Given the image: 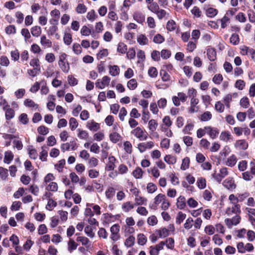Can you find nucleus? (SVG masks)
<instances>
[{
  "label": "nucleus",
  "instance_id": "obj_53",
  "mask_svg": "<svg viewBox=\"0 0 255 255\" xmlns=\"http://www.w3.org/2000/svg\"><path fill=\"white\" fill-rule=\"evenodd\" d=\"M210 145V142L205 138H202L200 141V146L204 149H209Z\"/></svg>",
  "mask_w": 255,
  "mask_h": 255
},
{
  "label": "nucleus",
  "instance_id": "obj_15",
  "mask_svg": "<svg viewBox=\"0 0 255 255\" xmlns=\"http://www.w3.org/2000/svg\"><path fill=\"white\" fill-rule=\"evenodd\" d=\"M77 242L81 243L83 246H85L87 249L90 247V240L85 236H78L76 239Z\"/></svg>",
  "mask_w": 255,
  "mask_h": 255
},
{
  "label": "nucleus",
  "instance_id": "obj_59",
  "mask_svg": "<svg viewBox=\"0 0 255 255\" xmlns=\"http://www.w3.org/2000/svg\"><path fill=\"white\" fill-rule=\"evenodd\" d=\"M191 12L192 14L194 15V17H200L202 13L200 8L196 6H195L193 7L191 10Z\"/></svg>",
  "mask_w": 255,
  "mask_h": 255
},
{
  "label": "nucleus",
  "instance_id": "obj_31",
  "mask_svg": "<svg viewBox=\"0 0 255 255\" xmlns=\"http://www.w3.org/2000/svg\"><path fill=\"white\" fill-rule=\"evenodd\" d=\"M72 51L76 55L80 54L82 51L81 45L78 43H74L72 45Z\"/></svg>",
  "mask_w": 255,
  "mask_h": 255
},
{
  "label": "nucleus",
  "instance_id": "obj_55",
  "mask_svg": "<svg viewBox=\"0 0 255 255\" xmlns=\"http://www.w3.org/2000/svg\"><path fill=\"white\" fill-rule=\"evenodd\" d=\"M67 80L69 84L71 86H74L78 84V80L75 77H74V76L72 75H70L68 76Z\"/></svg>",
  "mask_w": 255,
  "mask_h": 255
},
{
  "label": "nucleus",
  "instance_id": "obj_43",
  "mask_svg": "<svg viewBox=\"0 0 255 255\" xmlns=\"http://www.w3.org/2000/svg\"><path fill=\"white\" fill-rule=\"evenodd\" d=\"M117 51L121 54H125L127 51V46L123 42H120L118 45Z\"/></svg>",
  "mask_w": 255,
  "mask_h": 255
},
{
  "label": "nucleus",
  "instance_id": "obj_51",
  "mask_svg": "<svg viewBox=\"0 0 255 255\" xmlns=\"http://www.w3.org/2000/svg\"><path fill=\"white\" fill-rule=\"evenodd\" d=\"M190 163L189 158L186 157L182 160V164L181 165V169L183 170H185L189 168Z\"/></svg>",
  "mask_w": 255,
  "mask_h": 255
},
{
  "label": "nucleus",
  "instance_id": "obj_35",
  "mask_svg": "<svg viewBox=\"0 0 255 255\" xmlns=\"http://www.w3.org/2000/svg\"><path fill=\"white\" fill-rule=\"evenodd\" d=\"M121 138V135L117 132H112L110 134V140L114 143L119 141Z\"/></svg>",
  "mask_w": 255,
  "mask_h": 255
},
{
  "label": "nucleus",
  "instance_id": "obj_11",
  "mask_svg": "<svg viewBox=\"0 0 255 255\" xmlns=\"http://www.w3.org/2000/svg\"><path fill=\"white\" fill-rule=\"evenodd\" d=\"M86 127L89 130L93 131H96L100 128L99 124L93 120L88 122Z\"/></svg>",
  "mask_w": 255,
  "mask_h": 255
},
{
  "label": "nucleus",
  "instance_id": "obj_22",
  "mask_svg": "<svg viewBox=\"0 0 255 255\" xmlns=\"http://www.w3.org/2000/svg\"><path fill=\"white\" fill-rule=\"evenodd\" d=\"M135 205H146L147 199L143 197L135 194Z\"/></svg>",
  "mask_w": 255,
  "mask_h": 255
},
{
  "label": "nucleus",
  "instance_id": "obj_21",
  "mask_svg": "<svg viewBox=\"0 0 255 255\" xmlns=\"http://www.w3.org/2000/svg\"><path fill=\"white\" fill-rule=\"evenodd\" d=\"M137 41L139 45H145L148 43V39L144 34H140L137 37Z\"/></svg>",
  "mask_w": 255,
  "mask_h": 255
},
{
  "label": "nucleus",
  "instance_id": "obj_25",
  "mask_svg": "<svg viewBox=\"0 0 255 255\" xmlns=\"http://www.w3.org/2000/svg\"><path fill=\"white\" fill-rule=\"evenodd\" d=\"M40 43L45 47L50 48L52 46V42L47 39L45 35H42L41 37Z\"/></svg>",
  "mask_w": 255,
  "mask_h": 255
},
{
  "label": "nucleus",
  "instance_id": "obj_3",
  "mask_svg": "<svg viewBox=\"0 0 255 255\" xmlns=\"http://www.w3.org/2000/svg\"><path fill=\"white\" fill-rule=\"evenodd\" d=\"M111 81V78L108 76H104L101 79H99L96 82V88L99 89H103L108 86Z\"/></svg>",
  "mask_w": 255,
  "mask_h": 255
},
{
  "label": "nucleus",
  "instance_id": "obj_61",
  "mask_svg": "<svg viewBox=\"0 0 255 255\" xmlns=\"http://www.w3.org/2000/svg\"><path fill=\"white\" fill-rule=\"evenodd\" d=\"M185 217L186 214L181 212H179L176 218V223L178 225L180 224L185 219Z\"/></svg>",
  "mask_w": 255,
  "mask_h": 255
},
{
  "label": "nucleus",
  "instance_id": "obj_45",
  "mask_svg": "<svg viewBox=\"0 0 255 255\" xmlns=\"http://www.w3.org/2000/svg\"><path fill=\"white\" fill-rule=\"evenodd\" d=\"M218 10L212 7L208 8L206 9V15L208 17H213L217 15Z\"/></svg>",
  "mask_w": 255,
  "mask_h": 255
},
{
  "label": "nucleus",
  "instance_id": "obj_60",
  "mask_svg": "<svg viewBox=\"0 0 255 255\" xmlns=\"http://www.w3.org/2000/svg\"><path fill=\"white\" fill-rule=\"evenodd\" d=\"M159 237L161 238H165L169 235V233L165 228H162L157 231Z\"/></svg>",
  "mask_w": 255,
  "mask_h": 255
},
{
  "label": "nucleus",
  "instance_id": "obj_8",
  "mask_svg": "<svg viewBox=\"0 0 255 255\" xmlns=\"http://www.w3.org/2000/svg\"><path fill=\"white\" fill-rule=\"evenodd\" d=\"M122 188V187L119 185H117L115 189L113 187H109L105 192L106 197L109 199H112L115 194V190L121 189Z\"/></svg>",
  "mask_w": 255,
  "mask_h": 255
},
{
  "label": "nucleus",
  "instance_id": "obj_28",
  "mask_svg": "<svg viewBox=\"0 0 255 255\" xmlns=\"http://www.w3.org/2000/svg\"><path fill=\"white\" fill-rule=\"evenodd\" d=\"M186 206L185 198L184 196H179L177 200V206L180 209H183Z\"/></svg>",
  "mask_w": 255,
  "mask_h": 255
},
{
  "label": "nucleus",
  "instance_id": "obj_12",
  "mask_svg": "<svg viewBox=\"0 0 255 255\" xmlns=\"http://www.w3.org/2000/svg\"><path fill=\"white\" fill-rule=\"evenodd\" d=\"M238 159L237 156L235 154H232L227 159L225 164L227 166L232 167L234 166L237 162Z\"/></svg>",
  "mask_w": 255,
  "mask_h": 255
},
{
  "label": "nucleus",
  "instance_id": "obj_26",
  "mask_svg": "<svg viewBox=\"0 0 255 255\" xmlns=\"http://www.w3.org/2000/svg\"><path fill=\"white\" fill-rule=\"evenodd\" d=\"M158 127L157 122L153 119L150 120L148 123V127L151 132L155 131Z\"/></svg>",
  "mask_w": 255,
  "mask_h": 255
},
{
  "label": "nucleus",
  "instance_id": "obj_54",
  "mask_svg": "<svg viewBox=\"0 0 255 255\" xmlns=\"http://www.w3.org/2000/svg\"><path fill=\"white\" fill-rule=\"evenodd\" d=\"M204 232L208 235H212L215 233V228L212 225H208L205 227Z\"/></svg>",
  "mask_w": 255,
  "mask_h": 255
},
{
  "label": "nucleus",
  "instance_id": "obj_16",
  "mask_svg": "<svg viewBox=\"0 0 255 255\" xmlns=\"http://www.w3.org/2000/svg\"><path fill=\"white\" fill-rule=\"evenodd\" d=\"M13 157L14 155L11 151L8 150L5 151L4 152V157L3 159L4 163L8 164H10L13 160Z\"/></svg>",
  "mask_w": 255,
  "mask_h": 255
},
{
  "label": "nucleus",
  "instance_id": "obj_24",
  "mask_svg": "<svg viewBox=\"0 0 255 255\" xmlns=\"http://www.w3.org/2000/svg\"><path fill=\"white\" fill-rule=\"evenodd\" d=\"M116 158L113 156H110L109 157V162L107 165L108 170H113L115 167Z\"/></svg>",
  "mask_w": 255,
  "mask_h": 255
},
{
  "label": "nucleus",
  "instance_id": "obj_46",
  "mask_svg": "<svg viewBox=\"0 0 255 255\" xmlns=\"http://www.w3.org/2000/svg\"><path fill=\"white\" fill-rule=\"evenodd\" d=\"M65 164V160L64 159H61L59 161L58 163L55 165V168L59 172H61L63 171Z\"/></svg>",
  "mask_w": 255,
  "mask_h": 255
},
{
  "label": "nucleus",
  "instance_id": "obj_36",
  "mask_svg": "<svg viewBox=\"0 0 255 255\" xmlns=\"http://www.w3.org/2000/svg\"><path fill=\"white\" fill-rule=\"evenodd\" d=\"M164 161L169 164H174L176 162V158L174 156L166 155L164 158Z\"/></svg>",
  "mask_w": 255,
  "mask_h": 255
},
{
  "label": "nucleus",
  "instance_id": "obj_4",
  "mask_svg": "<svg viewBox=\"0 0 255 255\" xmlns=\"http://www.w3.org/2000/svg\"><path fill=\"white\" fill-rule=\"evenodd\" d=\"M241 217L236 215L232 219L227 218L225 220V223L228 228L231 229L233 226H236L239 224L241 221Z\"/></svg>",
  "mask_w": 255,
  "mask_h": 255
},
{
  "label": "nucleus",
  "instance_id": "obj_40",
  "mask_svg": "<svg viewBox=\"0 0 255 255\" xmlns=\"http://www.w3.org/2000/svg\"><path fill=\"white\" fill-rule=\"evenodd\" d=\"M230 41L231 43L234 45H237L239 44L240 42V38L239 35L236 33L232 34L230 38Z\"/></svg>",
  "mask_w": 255,
  "mask_h": 255
},
{
  "label": "nucleus",
  "instance_id": "obj_17",
  "mask_svg": "<svg viewBox=\"0 0 255 255\" xmlns=\"http://www.w3.org/2000/svg\"><path fill=\"white\" fill-rule=\"evenodd\" d=\"M135 204L130 201L126 202L123 204L122 209L125 212H128L131 209L134 208Z\"/></svg>",
  "mask_w": 255,
  "mask_h": 255
},
{
  "label": "nucleus",
  "instance_id": "obj_52",
  "mask_svg": "<svg viewBox=\"0 0 255 255\" xmlns=\"http://www.w3.org/2000/svg\"><path fill=\"white\" fill-rule=\"evenodd\" d=\"M55 179V177L52 173L47 174L44 179L43 184L44 185L49 183L53 182V181Z\"/></svg>",
  "mask_w": 255,
  "mask_h": 255
},
{
  "label": "nucleus",
  "instance_id": "obj_32",
  "mask_svg": "<svg viewBox=\"0 0 255 255\" xmlns=\"http://www.w3.org/2000/svg\"><path fill=\"white\" fill-rule=\"evenodd\" d=\"M212 118V114L210 112L207 111L200 116V119L202 122H206L210 120Z\"/></svg>",
  "mask_w": 255,
  "mask_h": 255
},
{
  "label": "nucleus",
  "instance_id": "obj_13",
  "mask_svg": "<svg viewBox=\"0 0 255 255\" xmlns=\"http://www.w3.org/2000/svg\"><path fill=\"white\" fill-rule=\"evenodd\" d=\"M133 17L134 20L139 23H142L145 20V15L139 11L134 12Z\"/></svg>",
  "mask_w": 255,
  "mask_h": 255
},
{
  "label": "nucleus",
  "instance_id": "obj_38",
  "mask_svg": "<svg viewBox=\"0 0 255 255\" xmlns=\"http://www.w3.org/2000/svg\"><path fill=\"white\" fill-rule=\"evenodd\" d=\"M93 228L90 226H87L84 229V232L87 236L90 238H93L95 237V233L93 232Z\"/></svg>",
  "mask_w": 255,
  "mask_h": 255
},
{
  "label": "nucleus",
  "instance_id": "obj_18",
  "mask_svg": "<svg viewBox=\"0 0 255 255\" xmlns=\"http://www.w3.org/2000/svg\"><path fill=\"white\" fill-rule=\"evenodd\" d=\"M207 55L209 60L211 61H214L216 59V52L213 48L207 49Z\"/></svg>",
  "mask_w": 255,
  "mask_h": 255
},
{
  "label": "nucleus",
  "instance_id": "obj_48",
  "mask_svg": "<svg viewBox=\"0 0 255 255\" xmlns=\"http://www.w3.org/2000/svg\"><path fill=\"white\" fill-rule=\"evenodd\" d=\"M215 108L217 112L222 113L224 111L225 106L221 101H218L215 104Z\"/></svg>",
  "mask_w": 255,
  "mask_h": 255
},
{
  "label": "nucleus",
  "instance_id": "obj_34",
  "mask_svg": "<svg viewBox=\"0 0 255 255\" xmlns=\"http://www.w3.org/2000/svg\"><path fill=\"white\" fill-rule=\"evenodd\" d=\"M77 136L80 139H87L89 136V133L86 130H82L80 128L77 129Z\"/></svg>",
  "mask_w": 255,
  "mask_h": 255
},
{
  "label": "nucleus",
  "instance_id": "obj_57",
  "mask_svg": "<svg viewBox=\"0 0 255 255\" xmlns=\"http://www.w3.org/2000/svg\"><path fill=\"white\" fill-rule=\"evenodd\" d=\"M122 230L124 231L126 236L132 234L134 232V229L129 226H123L122 227Z\"/></svg>",
  "mask_w": 255,
  "mask_h": 255
},
{
  "label": "nucleus",
  "instance_id": "obj_44",
  "mask_svg": "<svg viewBox=\"0 0 255 255\" xmlns=\"http://www.w3.org/2000/svg\"><path fill=\"white\" fill-rule=\"evenodd\" d=\"M166 198V196L165 195L162 194H159L154 199V203L156 205L159 204L160 203H162V201L165 200Z\"/></svg>",
  "mask_w": 255,
  "mask_h": 255
},
{
  "label": "nucleus",
  "instance_id": "obj_56",
  "mask_svg": "<svg viewBox=\"0 0 255 255\" xmlns=\"http://www.w3.org/2000/svg\"><path fill=\"white\" fill-rule=\"evenodd\" d=\"M137 82L134 79H132L128 81L127 86L129 89L133 90L137 87Z\"/></svg>",
  "mask_w": 255,
  "mask_h": 255
},
{
  "label": "nucleus",
  "instance_id": "obj_58",
  "mask_svg": "<svg viewBox=\"0 0 255 255\" xmlns=\"http://www.w3.org/2000/svg\"><path fill=\"white\" fill-rule=\"evenodd\" d=\"M63 41L65 44H66L67 45H70L72 41L71 34L69 33H65L64 37H63Z\"/></svg>",
  "mask_w": 255,
  "mask_h": 255
},
{
  "label": "nucleus",
  "instance_id": "obj_39",
  "mask_svg": "<svg viewBox=\"0 0 255 255\" xmlns=\"http://www.w3.org/2000/svg\"><path fill=\"white\" fill-rule=\"evenodd\" d=\"M28 151L29 157L31 159H35L37 158L38 154L35 149L33 148L32 146H29Z\"/></svg>",
  "mask_w": 255,
  "mask_h": 255
},
{
  "label": "nucleus",
  "instance_id": "obj_19",
  "mask_svg": "<svg viewBox=\"0 0 255 255\" xmlns=\"http://www.w3.org/2000/svg\"><path fill=\"white\" fill-rule=\"evenodd\" d=\"M109 74L112 76H116L119 75L120 69L117 65H110L109 66Z\"/></svg>",
  "mask_w": 255,
  "mask_h": 255
},
{
  "label": "nucleus",
  "instance_id": "obj_1",
  "mask_svg": "<svg viewBox=\"0 0 255 255\" xmlns=\"http://www.w3.org/2000/svg\"><path fill=\"white\" fill-rule=\"evenodd\" d=\"M67 55L66 53H63L59 55L58 65L61 70L64 72L67 73L70 70L69 63L67 60Z\"/></svg>",
  "mask_w": 255,
  "mask_h": 255
},
{
  "label": "nucleus",
  "instance_id": "obj_41",
  "mask_svg": "<svg viewBox=\"0 0 255 255\" xmlns=\"http://www.w3.org/2000/svg\"><path fill=\"white\" fill-rule=\"evenodd\" d=\"M176 28V24L173 20H169L166 24V29L168 31H172Z\"/></svg>",
  "mask_w": 255,
  "mask_h": 255
},
{
  "label": "nucleus",
  "instance_id": "obj_5",
  "mask_svg": "<svg viewBox=\"0 0 255 255\" xmlns=\"http://www.w3.org/2000/svg\"><path fill=\"white\" fill-rule=\"evenodd\" d=\"M154 146V142L150 141L141 142L137 145V148L140 152H144L146 149H151Z\"/></svg>",
  "mask_w": 255,
  "mask_h": 255
},
{
  "label": "nucleus",
  "instance_id": "obj_30",
  "mask_svg": "<svg viewBox=\"0 0 255 255\" xmlns=\"http://www.w3.org/2000/svg\"><path fill=\"white\" fill-rule=\"evenodd\" d=\"M231 138V134L228 131H222L220 135V139L225 142H227Z\"/></svg>",
  "mask_w": 255,
  "mask_h": 255
},
{
  "label": "nucleus",
  "instance_id": "obj_29",
  "mask_svg": "<svg viewBox=\"0 0 255 255\" xmlns=\"http://www.w3.org/2000/svg\"><path fill=\"white\" fill-rule=\"evenodd\" d=\"M87 8L83 3H79L76 7V11L79 14H83L86 12Z\"/></svg>",
  "mask_w": 255,
  "mask_h": 255
},
{
  "label": "nucleus",
  "instance_id": "obj_7",
  "mask_svg": "<svg viewBox=\"0 0 255 255\" xmlns=\"http://www.w3.org/2000/svg\"><path fill=\"white\" fill-rule=\"evenodd\" d=\"M223 184L225 187L230 190H233L236 188V184L233 178L229 177L224 181Z\"/></svg>",
  "mask_w": 255,
  "mask_h": 255
},
{
  "label": "nucleus",
  "instance_id": "obj_23",
  "mask_svg": "<svg viewBox=\"0 0 255 255\" xmlns=\"http://www.w3.org/2000/svg\"><path fill=\"white\" fill-rule=\"evenodd\" d=\"M45 185L46 186L45 189L48 191L56 192L58 188L57 183L55 182L49 183Z\"/></svg>",
  "mask_w": 255,
  "mask_h": 255
},
{
  "label": "nucleus",
  "instance_id": "obj_2",
  "mask_svg": "<svg viewBox=\"0 0 255 255\" xmlns=\"http://www.w3.org/2000/svg\"><path fill=\"white\" fill-rule=\"evenodd\" d=\"M131 133L139 140H145L147 138V132L140 127H137Z\"/></svg>",
  "mask_w": 255,
  "mask_h": 255
},
{
  "label": "nucleus",
  "instance_id": "obj_20",
  "mask_svg": "<svg viewBox=\"0 0 255 255\" xmlns=\"http://www.w3.org/2000/svg\"><path fill=\"white\" fill-rule=\"evenodd\" d=\"M5 111V116L6 120H10L12 119L15 115V112L13 109L10 108V106L3 110Z\"/></svg>",
  "mask_w": 255,
  "mask_h": 255
},
{
  "label": "nucleus",
  "instance_id": "obj_63",
  "mask_svg": "<svg viewBox=\"0 0 255 255\" xmlns=\"http://www.w3.org/2000/svg\"><path fill=\"white\" fill-rule=\"evenodd\" d=\"M147 190L149 193H153L156 191L157 188L155 184L153 183H149L147 185Z\"/></svg>",
  "mask_w": 255,
  "mask_h": 255
},
{
  "label": "nucleus",
  "instance_id": "obj_27",
  "mask_svg": "<svg viewBox=\"0 0 255 255\" xmlns=\"http://www.w3.org/2000/svg\"><path fill=\"white\" fill-rule=\"evenodd\" d=\"M24 105L25 106L29 108H31L33 109L36 110L38 108V105L35 104L34 101L29 99H27L24 101Z\"/></svg>",
  "mask_w": 255,
  "mask_h": 255
},
{
  "label": "nucleus",
  "instance_id": "obj_47",
  "mask_svg": "<svg viewBox=\"0 0 255 255\" xmlns=\"http://www.w3.org/2000/svg\"><path fill=\"white\" fill-rule=\"evenodd\" d=\"M147 7L149 10L154 13L159 8L158 4L155 2H153L152 3L150 4H148L147 5Z\"/></svg>",
  "mask_w": 255,
  "mask_h": 255
},
{
  "label": "nucleus",
  "instance_id": "obj_37",
  "mask_svg": "<svg viewBox=\"0 0 255 255\" xmlns=\"http://www.w3.org/2000/svg\"><path fill=\"white\" fill-rule=\"evenodd\" d=\"M197 185L199 189H204L206 187V179L203 177H200L198 178L197 181Z\"/></svg>",
  "mask_w": 255,
  "mask_h": 255
},
{
  "label": "nucleus",
  "instance_id": "obj_6",
  "mask_svg": "<svg viewBox=\"0 0 255 255\" xmlns=\"http://www.w3.org/2000/svg\"><path fill=\"white\" fill-rule=\"evenodd\" d=\"M238 97V94L236 93L228 94L226 95L223 98V102L227 108L230 107V103L232 102L233 99L237 98Z\"/></svg>",
  "mask_w": 255,
  "mask_h": 255
},
{
  "label": "nucleus",
  "instance_id": "obj_50",
  "mask_svg": "<svg viewBox=\"0 0 255 255\" xmlns=\"http://www.w3.org/2000/svg\"><path fill=\"white\" fill-rule=\"evenodd\" d=\"M134 241L135 238L132 236H130L126 240L125 245L128 248L134 245Z\"/></svg>",
  "mask_w": 255,
  "mask_h": 255
},
{
  "label": "nucleus",
  "instance_id": "obj_42",
  "mask_svg": "<svg viewBox=\"0 0 255 255\" xmlns=\"http://www.w3.org/2000/svg\"><path fill=\"white\" fill-rule=\"evenodd\" d=\"M69 126L71 130H74L78 126V123L74 118H71L69 120Z\"/></svg>",
  "mask_w": 255,
  "mask_h": 255
},
{
  "label": "nucleus",
  "instance_id": "obj_49",
  "mask_svg": "<svg viewBox=\"0 0 255 255\" xmlns=\"http://www.w3.org/2000/svg\"><path fill=\"white\" fill-rule=\"evenodd\" d=\"M143 172L139 167H137L132 172L133 176L136 179L141 178L142 176Z\"/></svg>",
  "mask_w": 255,
  "mask_h": 255
},
{
  "label": "nucleus",
  "instance_id": "obj_9",
  "mask_svg": "<svg viewBox=\"0 0 255 255\" xmlns=\"http://www.w3.org/2000/svg\"><path fill=\"white\" fill-rule=\"evenodd\" d=\"M235 146L239 150H246L248 147V143L245 140L240 139L236 141Z\"/></svg>",
  "mask_w": 255,
  "mask_h": 255
},
{
  "label": "nucleus",
  "instance_id": "obj_10",
  "mask_svg": "<svg viewBox=\"0 0 255 255\" xmlns=\"http://www.w3.org/2000/svg\"><path fill=\"white\" fill-rule=\"evenodd\" d=\"M205 130L212 139L215 138L219 133V130L217 128H213L210 127H205Z\"/></svg>",
  "mask_w": 255,
  "mask_h": 255
},
{
  "label": "nucleus",
  "instance_id": "obj_64",
  "mask_svg": "<svg viewBox=\"0 0 255 255\" xmlns=\"http://www.w3.org/2000/svg\"><path fill=\"white\" fill-rule=\"evenodd\" d=\"M164 41V38L160 34H156L153 39V41L157 44H160Z\"/></svg>",
  "mask_w": 255,
  "mask_h": 255
},
{
  "label": "nucleus",
  "instance_id": "obj_14",
  "mask_svg": "<svg viewBox=\"0 0 255 255\" xmlns=\"http://www.w3.org/2000/svg\"><path fill=\"white\" fill-rule=\"evenodd\" d=\"M78 244L76 243L74 240L70 239L67 243V250L70 253H73L76 250Z\"/></svg>",
  "mask_w": 255,
  "mask_h": 255
},
{
  "label": "nucleus",
  "instance_id": "obj_33",
  "mask_svg": "<svg viewBox=\"0 0 255 255\" xmlns=\"http://www.w3.org/2000/svg\"><path fill=\"white\" fill-rule=\"evenodd\" d=\"M31 33L32 36L38 37L41 33V28L39 26H34L31 28Z\"/></svg>",
  "mask_w": 255,
  "mask_h": 255
},
{
  "label": "nucleus",
  "instance_id": "obj_62",
  "mask_svg": "<svg viewBox=\"0 0 255 255\" xmlns=\"http://www.w3.org/2000/svg\"><path fill=\"white\" fill-rule=\"evenodd\" d=\"M136 212L141 216H146L148 215V212L146 209L142 206L138 207L136 209Z\"/></svg>",
  "mask_w": 255,
  "mask_h": 255
}]
</instances>
